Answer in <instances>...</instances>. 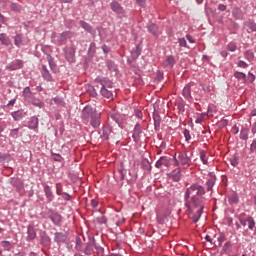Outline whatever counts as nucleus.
Wrapping results in <instances>:
<instances>
[{"instance_id": "nucleus-1", "label": "nucleus", "mask_w": 256, "mask_h": 256, "mask_svg": "<svg viewBox=\"0 0 256 256\" xmlns=\"http://www.w3.org/2000/svg\"><path fill=\"white\" fill-rule=\"evenodd\" d=\"M205 193V187L198 183H194L186 189L184 194V207H186L189 215L193 213V207L199 206L200 203H205L203 201V195H205Z\"/></svg>"}, {"instance_id": "nucleus-2", "label": "nucleus", "mask_w": 256, "mask_h": 256, "mask_svg": "<svg viewBox=\"0 0 256 256\" xmlns=\"http://www.w3.org/2000/svg\"><path fill=\"white\" fill-rule=\"evenodd\" d=\"M81 117L85 123H90L93 129L101 127V112L97 111V108L92 105H87L83 108Z\"/></svg>"}, {"instance_id": "nucleus-3", "label": "nucleus", "mask_w": 256, "mask_h": 256, "mask_svg": "<svg viewBox=\"0 0 256 256\" xmlns=\"http://www.w3.org/2000/svg\"><path fill=\"white\" fill-rule=\"evenodd\" d=\"M143 43L140 42L139 44H137L132 50H131V55L130 57L127 59V63H129V65H131L132 63H135V61H137V59H139L141 53H143V47H142Z\"/></svg>"}, {"instance_id": "nucleus-4", "label": "nucleus", "mask_w": 256, "mask_h": 256, "mask_svg": "<svg viewBox=\"0 0 256 256\" xmlns=\"http://www.w3.org/2000/svg\"><path fill=\"white\" fill-rule=\"evenodd\" d=\"M203 209H205V203H200L199 206H192L193 213L188 215H192L193 223H197L199 219H201V215H203Z\"/></svg>"}, {"instance_id": "nucleus-5", "label": "nucleus", "mask_w": 256, "mask_h": 256, "mask_svg": "<svg viewBox=\"0 0 256 256\" xmlns=\"http://www.w3.org/2000/svg\"><path fill=\"white\" fill-rule=\"evenodd\" d=\"M110 119H112V121H115L120 129H125V127H127V119L125 118V116L119 113L112 112L110 114Z\"/></svg>"}, {"instance_id": "nucleus-6", "label": "nucleus", "mask_w": 256, "mask_h": 256, "mask_svg": "<svg viewBox=\"0 0 256 256\" xmlns=\"http://www.w3.org/2000/svg\"><path fill=\"white\" fill-rule=\"evenodd\" d=\"M48 218L52 221L53 225L56 227H61V223L63 221V216L59 214L56 210L50 209L48 211Z\"/></svg>"}, {"instance_id": "nucleus-7", "label": "nucleus", "mask_w": 256, "mask_h": 256, "mask_svg": "<svg viewBox=\"0 0 256 256\" xmlns=\"http://www.w3.org/2000/svg\"><path fill=\"white\" fill-rule=\"evenodd\" d=\"M146 29L148 33H150V35H153L154 37H159L162 33L161 30L159 29V26L151 21L147 23Z\"/></svg>"}, {"instance_id": "nucleus-8", "label": "nucleus", "mask_w": 256, "mask_h": 256, "mask_svg": "<svg viewBox=\"0 0 256 256\" xmlns=\"http://www.w3.org/2000/svg\"><path fill=\"white\" fill-rule=\"evenodd\" d=\"M89 241L86 243L85 248L83 249L82 253L86 254L87 256L93 255L95 253V237H89Z\"/></svg>"}, {"instance_id": "nucleus-9", "label": "nucleus", "mask_w": 256, "mask_h": 256, "mask_svg": "<svg viewBox=\"0 0 256 256\" xmlns=\"http://www.w3.org/2000/svg\"><path fill=\"white\" fill-rule=\"evenodd\" d=\"M95 83L101 85V89H113V82L106 77H97Z\"/></svg>"}, {"instance_id": "nucleus-10", "label": "nucleus", "mask_w": 256, "mask_h": 256, "mask_svg": "<svg viewBox=\"0 0 256 256\" xmlns=\"http://www.w3.org/2000/svg\"><path fill=\"white\" fill-rule=\"evenodd\" d=\"M110 9L120 17H125V9H123V6L119 4L117 1H112L110 3Z\"/></svg>"}, {"instance_id": "nucleus-11", "label": "nucleus", "mask_w": 256, "mask_h": 256, "mask_svg": "<svg viewBox=\"0 0 256 256\" xmlns=\"http://www.w3.org/2000/svg\"><path fill=\"white\" fill-rule=\"evenodd\" d=\"M40 245L41 247H51V237H49L47 231L40 232Z\"/></svg>"}, {"instance_id": "nucleus-12", "label": "nucleus", "mask_w": 256, "mask_h": 256, "mask_svg": "<svg viewBox=\"0 0 256 256\" xmlns=\"http://www.w3.org/2000/svg\"><path fill=\"white\" fill-rule=\"evenodd\" d=\"M23 60L16 59L6 66L7 71H17V69H23Z\"/></svg>"}, {"instance_id": "nucleus-13", "label": "nucleus", "mask_w": 256, "mask_h": 256, "mask_svg": "<svg viewBox=\"0 0 256 256\" xmlns=\"http://www.w3.org/2000/svg\"><path fill=\"white\" fill-rule=\"evenodd\" d=\"M69 234L67 232H55L54 233V243H66Z\"/></svg>"}, {"instance_id": "nucleus-14", "label": "nucleus", "mask_w": 256, "mask_h": 256, "mask_svg": "<svg viewBox=\"0 0 256 256\" xmlns=\"http://www.w3.org/2000/svg\"><path fill=\"white\" fill-rule=\"evenodd\" d=\"M22 97L25 101V103H29L34 97L35 94L31 91V87L26 86L22 91Z\"/></svg>"}, {"instance_id": "nucleus-15", "label": "nucleus", "mask_w": 256, "mask_h": 256, "mask_svg": "<svg viewBox=\"0 0 256 256\" xmlns=\"http://www.w3.org/2000/svg\"><path fill=\"white\" fill-rule=\"evenodd\" d=\"M41 75L44 81H47L48 83H53V75H51V72H49V69L45 64L42 65Z\"/></svg>"}, {"instance_id": "nucleus-16", "label": "nucleus", "mask_w": 256, "mask_h": 256, "mask_svg": "<svg viewBox=\"0 0 256 256\" xmlns=\"http://www.w3.org/2000/svg\"><path fill=\"white\" fill-rule=\"evenodd\" d=\"M71 37H73V32L71 31H65L60 33L57 36L58 45H63V43H65L67 39H71Z\"/></svg>"}, {"instance_id": "nucleus-17", "label": "nucleus", "mask_w": 256, "mask_h": 256, "mask_svg": "<svg viewBox=\"0 0 256 256\" xmlns=\"http://www.w3.org/2000/svg\"><path fill=\"white\" fill-rule=\"evenodd\" d=\"M43 191L48 203H53L55 199V194H53V189H51V186L45 184Z\"/></svg>"}, {"instance_id": "nucleus-18", "label": "nucleus", "mask_w": 256, "mask_h": 256, "mask_svg": "<svg viewBox=\"0 0 256 256\" xmlns=\"http://www.w3.org/2000/svg\"><path fill=\"white\" fill-rule=\"evenodd\" d=\"M208 180L206 182L207 191H213V187L215 186V182L217 181V176L215 173L210 172L208 174Z\"/></svg>"}, {"instance_id": "nucleus-19", "label": "nucleus", "mask_w": 256, "mask_h": 256, "mask_svg": "<svg viewBox=\"0 0 256 256\" xmlns=\"http://www.w3.org/2000/svg\"><path fill=\"white\" fill-rule=\"evenodd\" d=\"M178 159L180 161V164L183 166L189 167L191 165V158L187 155L186 152H179Z\"/></svg>"}, {"instance_id": "nucleus-20", "label": "nucleus", "mask_w": 256, "mask_h": 256, "mask_svg": "<svg viewBox=\"0 0 256 256\" xmlns=\"http://www.w3.org/2000/svg\"><path fill=\"white\" fill-rule=\"evenodd\" d=\"M37 239V231H35V227L33 225L27 226V237L26 240L31 242Z\"/></svg>"}, {"instance_id": "nucleus-21", "label": "nucleus", "mask_w": 256, "mask_h": 256, "mask_svg": "<svg viewBox=\"0 0 256 256\" xmlns=\"http://www.w3.org/2000/svg\"><path fill=\"white\" fill-rule=\"evenodd\" d=\"M141 133H143V128H141V124L137 123L134 126L132 139L135 141V143H138L139 139H141Z\"/></svg>"}, {"instance_id": "nucleus-22", "label": "nucleus", "mask_w": 256, "mask_h": 256, "mask_svg": "<svg viewBox=\"0 0 256 256\" xmlns=\"http://www.w3.org/2000/svg\"><path fill=\"white\" fill-rule=\"evenodd\" d=\"M65 57L68 63H75V48L73 47L66 48Z\"/></svg>"}, {"instance_id": "nucleus-23", "label": "nucleus", "mask_w": 256, "mask_h": 256, "mask_svg": "<svg viewBox=\"0 0 256 256\" xmlns=\"http://www.w3.org/2000/svg\"><path fill=\"white\" fill-rule=\"evenodd\" d=\"M11 117H13L14 121H21V119H25L27 117V111L20 109L11 113Z\"/></svg>"}, {"instance_id": "nucleus-24", "label": "nucleus", "mask_w": 256, "mask_h": 256, "mask_svg": "<svg viewBox=\"0 0 256 256\" xmlns=\"http://www.w3.org/2000/svg\"><path fill=\"white\" fill-rule=\"evenodd\" d=\"M169 163H171V158L167 156H162L160 159L156 162L155 167L157 169H161V167H169Z\"/></svg>"}, {"instance_id": "nucleus-25", "label": "nucleus", "mask_w": 256, "mask_h": 256, "mask_svg": "<svg viewBox=\"0 0 256 256\" xmlns=\"http://www.w3.org/2000/svg\"><path fill=\"white\" fill-rule=\"evenodd\" d=\"M59 185H61V183H56V195L62 197L64 201H71L73 197L69 193L63 192V190L59 188Z\"/></svg>"}, {"instance_id": "nucleus-26", "label": "nucleus", "mask_w": 256, "mask_h": 256, "mask_svg": "<svg viewBox=\"0 0 256 256\" xmlns=\"http://www.w3.org/2000/svg\"><path fill=\"white\" fill-rule=\"evenodd\" d=\"M79 25L82 27V29L86 30L87 33H90V35H95V33H97L93 26L83 20L79 21Z\"/></svg>"}, {"instance_id": "nucleus-27", "label": "nucleus", "mask_w": 256, "mask_h": 256, "mask_svg": "<svg viewBox=\"0 0 256 256\" xmlns=\"http://www.w3.org/2000/svg\"><path fill=\"white\" fill-rule=\"evenodd\" d=\"M100 94L105 99L113 100V88H100Z\"/></svg>"}, {"instance_id": "nucleus-28", "label": "nucleus", "mask_w": 256, "mask_h": 256, "mask_svg": "<svg viewBox=\"0 0 256 256\" xmlns=\"http://www.w3.org/2000/svg\"><path fill=\"white\" fill-rule=\"evenodd\" d=\"M153 121H154V129H155V131H159V129L161 128V116L155 110L153 112Z\"/></svg>"}, {"instance_id": "nucleus-29", "label": "nucleus", "mask_w": 256, "mask_h": 256, "mask_svg": "<svg viewBox=\"0 0 256 256\" xmlns=\"http://www.w3.org/2000/svg\"><path fill=\"white\" fill-rule=\"evenodd\" d=\"M232 17H234L237 21H241L244 17L243 10L239 7L232 8Z\"/></svg>"}, {"instance_id": "nucleus-30", "label": "nucleus", "mask_w": 256, "mask_h": 256, "mask_svg": "<svg viewBox=\"0 0 256 256\" xmlns=\"http://www.w3.org/2000/svg\"><path fill=\"white\" fill-rule=\"evenodd\" d=\"M0 44L4 47L11 46V38L6 33H0Z\"/></svg>"}, {"instance_id": "nucleus-31", "label": "nucleus", "mask_w": 256, "mask_h": 256, "mask_svg": "<svg viewBox=\"0 0 256 256\" xmlns=\"http://www.w3.org/2000/svg\"><path fill=\"white\" fill-rule=\"evenodd\" d=\"M175 56L169 55L166 57V60L164 61V67H167L168 69H173L175 67Z\"/></svg>"}, {"instance_id": "nucleus-32", "label": "nucleus", "mask_w": 256, "mask_h": 256, "mask_svg": "<svg viewBox=\"0 0 256 256\" xmlns=\"http://www.w3.org/2000/svg\"><path fill=\"white\" fill-rule=\"evenodd\" d=\"M46 59L52 73H57V64L55 63V59L53 58V56H51V54H47Z\"/></svg>"}, {"instance_id": "nucleus-33", "label": "nucleus", "mask_w": 256, "mask_h": 256, "mask_svg": "<svg viewBox=\"0 0 256 256\" xmlns=\"http://www.w3.org/2000/svg\"><path fill=\"white\" fill-rule=\"evenodd\" d=\"M28 127L32 130L39 129V118L32 116L28 122Z\"/></svg>"}, {"instance_id": "nucleus-34", "label": "nucleus", "mask_w": 256, "mask_h": 256, "mask_svg": "<svg viewBox=\"0 0 256 256\" xmlns=\"http://www.w3.org/2000/svg\"><path fill=\"white\" fill-rule=\"evenodd\" d=\"M28 103L34 107H38L39 109H43V107H45V102L41 101L39 98H35V96Z\"/></svg>"}, {"instance_id": "nucleus-35", "label": "nucleus", "mask_w": 256, "mask_h": 256, "mask_svg": "<svg viewBox=\"0 0 256 256\" xmlns=\"http://www.w3.org/2000/svg\"><path fill=\"white\" fill-rule=\"evenodd\" d=\"M10 3V11H13L14 13H21L23 11V6H21L18 3L8 1Z\"/></svg>"}, {"instance_id": "nucleus-36", "label": "nucleus", "mask_w": 256, "mask_h": 256, "mask_svg": "<svg viewBox=\"0 0 256 256\" xmlns=\"http://www.w3.org/2000/svg\"><path fill=\"white\" fill-rule=\"evenodd\" d=\"M75 249L79 253H83V240L81 239V236L75 237Z\"/></svg>"}, {"instance_id": "nucleus-37", "label": "nucleus", "mask_w": 256, "mask_h": 256, "mask_svg": "<svg viewBox=\"0 0 256 256\" xmlns=\"http://www.w3.org/2000/svg\"><path fill=\"white\" fill-rule=\"evenodd\" d=\"M106 67L108 70H110L111 73H113V71L115 73H117L118 68H117V64H115V61L113 60H106Z\"/></svg>"}, {"instance_id": "nucleus-38", "label": "nucleus", "mask_w": 256, "mask_h": 256, "mask_svg": "<svg viewBox=\"0 0 256 256\" xmlns=\"http://www.w3.org/2000/svg\"><path fill=\"white\" fill-rule=\"evenodd\" d=\"M170 177L173 179V181L179 183V181H181V168H178L177 171L171 172Z\"/></svg>"}, {"instance_id": "nucleus-39", "label": "nucleus", "mask_w": 256, "mask_h": 256, "mask_svg": "<svg viewBox=\"0 0 256 256\" xmlns=\"http://www.w3.org/2000/svg\"><path fill=\"white\" fill-rule=\"evenodd\" d=\"M141 167H142V169H144V171L151 172V169H152L151 162H149V160L147 158L142 159Z\"/></svg>"}, {"instance_id": "nucleus-40", "label": "nucleus", "mask_w": 256, "mask_h": 256, "mask_svg": "<svg viewBox=\"0 0 256 256\" xmlns=\"http://www.w3.org/2000/svg\"><path fill=\"white\" fill-rule=\"evenodd\" d=\"M182 95H183V97H185L186 99H192V97H191V85L190 84H187L185 87H184V89H183V91H182Z\"/></svg>"}, {"instance_id": "nucleus-41", "label": "nucleus", "mask_w": 256, "mask_h": 256, "mask_svg": "<svg viewBox=\"0 0 256 256\" xmlns=\"http://www.w3.org/2000/svg\"><path fill=\"white\" fill-rule=\"evenodd\" d=\"M0 246L2 247V249H4V251H11V249L13 248V243L7 240H3L0 242Z\"/></svg>"}, {"instance_id": "nucleus-42", "label": "nucleus", "mask_w": 256, "mask_h": 256, "mask_svg": "<svg viewBox=\"0 0 256 256\" xmlns=\"http://www.w3.org/2000/svg\"><path fill=\"white\" fill-rule=\"evenodd\" d=\"M95 53H97V45L92 42L88 48V57H95Z\"/></svg>"}, {"instance_id": "nucleus-43", "label": "nucleus", "mask_w": 256, "mask_h": 256, "mask_svg": "<svg viewBox=\"0 0 256 256\" xmlns=\"http://www.w3.org/2000/svg\"><path fill=\"white\" fill-rule=\"evenodd\" d=\"M14 45L18 47V49L23 45V35L16 34L14 37Z\"/></svg>"}, {"instance_id": "nucleus-44", "label": "nucleus", "mask_w": 256, "mask_h": 256, "mask_svg": "<svg viewBox=\"0 0 256 256\" xmlns=\"http://www.w3.org/2000/svg\"><path fill=\"white\" fill-rule=\"evenodd\" d=\"M228 201L230 205H237L239 203V195L237 193H233L228 197Z\"/></svg>"}, {"instance_id": "nucleus-45", "label": "nucleus", "mask_w": 256, "mask_h": 256, "mask_svg": "<svg viewBox=\"0 0 256 256\" xmlns=\"http://www.w3.org/2000/svg\"><path fill=\"white\" fill-rule=\"evenodd\" d=\"M240 139L242 141H247L249 139V129L247 128H242L240 131Z\"/></svg>"}, {"instance_id": "nucleus-46", "label": "nucleus", "mask_w": 256, "mask_h": 256, "mask_svg": "<svg viewBox=\"0 0 256 256\" xmlns=\"http://www.w3.org/2000/svg\"><path fill=\"white\" fill-rule=\"evenodd\" d=\"M246 27H248V29H250V31H252V33H256V23H255V20L249 19L246 22Z\"/></svg>"}, {"instance_id": "nucleus-47", "label": "nucleus", "mask_w": 256, "mask_h": 256, "mask_svg": "<svg viewBox=\"0 0 256 256\" xmlns=\"http://www.w3.org/2000/svg\"><path fill=\"white\" fill-rule=\"evenodd\" d=\"M234 77L239 81H247V75L243 72H239V71L234 72Z\"/></svg>"}, {"instance_id": "nucleus-48", "label": "nucleus", "mask_w": 256, "mask_h": 256, "mask_svg": "<svg viewBox=\"0 0 256 256\" xmlns=\"http://www.w3.org/2000/svg\"><path fill=\"white\" fill-rule=\"evenodd\" d=\"M109 133H111V129L104 127L100 136L101 139H103V141H107L109 139Z\"/></svg>"}, {"instance_id": "nucleus-49", "label": "nucleus", "mask_w": 256, "mask_h": 256, "mask_svg": "<svg viewBox=\"0 0 256 256\" xmlns=\"http://www.w3.org/2000/svg\"><path fill=\"white\" fill-rule=\"evenodd\" d=\"M247 224H248V229H250V231H253V229H255V218H253V216H248Z\"/></svg>"}, {"instance_id": "nucleus-50", "label": "nucleus", "mask_w": 256, "mask_h": 256, "mask_svg": "<svg viewBox=\"0 0 256 256\" xmlns=\"http://www.w3.org/2000/svg\"><path fill=\"white\" fill-rule=\"evenodd\" d=\"M200 160L202 161L203 165H207L209 163L207 152H205V150H200Z\"/></svg>"}, {"instance_id": "nucleus-51", "label": "nucleus", "mask_w": 256, "mask_h": 256, "mask_svg": "<svg viewBox=\"0 0 256 256\" xmlns=\"http://www.w3.org/2000/svg\"><path fill=\"white\" fill-rule=\"evenodd\" d=\"M230 165H232V167H237L239 165V156H237V154L230 158Z\"/></svg>"}, {"instance_id": "nucleus-52", "label": "nucleus", "mask_w": 256, "mask_h": 256, "mask_svg": "<svg viewBox=\"0 0 256 256\" xmlns=\"http://www.w3.org/2000/svg\"><path fill=\"white\" fill-rule=\"evenodd\" d=\"M227 51H231L232 53H234V51H237V43L235 42H230L227 44L226 46Z\"/></svg>"}, {"instance_id": "nucleus-53", "label": "nucleus", "mask_w": 256, "mask_h": 256, "mask_svg": "<svg viewBox=\"0 0 256 256\" xmlns=\"http://www.w3.org/2000/svg\"><path fill=\"white\" fill-rule=\"evenodd\" d=\"M54 103L56 105H59L60 107H65V100H63V98H61V96H56L54 98Z\"/></svg>"}, {"instance_id": "nucleus-54", "label": "nucleus", "mask_w": 256, "mask_h": 256, "mask_svg": "<svg viewBox=\"0 0 256 256\" xmlns=\"http://www.w3.org/2000/svg\"><path fill=\"white\" fill-rule=\"evenodd\" d=\"M9 137L12 139H18L19 138V128L11 129Z\"/></svg>"}, {"instance_id": "nucleus-55", "label": "nucleus", "mask_w": 256, "mask_h": 256, "mask_svg": "<svg viewBox=\"0 0 256 256\" xmlns=\"http://www.w3.org/2000/svg\"><path fill=\"white\" fill-rule=\"evenodd\" d=\"M245 58L247 59V61H253V59H255V53H253V51L251 50H247L245 52Z\"/></svg>"}, {"instance_id": "nucleus-56", "label": "nucleus", "mask_w": 256, "mask_h": 256, "mask_svg": "<svg viewBox=\"0 0 256 256\" xmlns=\"http://www.w3.org/2000/svg\"><path fill=\"white\" fill-rule=\"evenodd\" d=\"M51 155H52L53 161H57L58 163H61V161H63V157L61 156V154L51 152Z\"/></svg>"}, {"instance_id": "nucleus-57", "label": "nucleus", "mask_w": 256, "mask_h": 256, "mask_svg": "<svg viewBox=\"0 0 256 256\" xmlns=\"http://www.w3.org/2000/svg\"><path fill=\"white\" fill-rule=\"evenodd\" d=\"M94 249L98 254L105 253V248L98 245L97 242L95 241V238H94Z\"/></svg>"}, {"instance_id": "nucleus-58", "label": "nucleus", "mask_w": 256, "mask_h": 256, "mask_svg": "<svg viewBox=\"0 0 256 256\" xmlns=\"http://www.w3.org/2000/svg\"><path fill=\"white\" fill-rule=\"evenodd\" d=\"M183 135H184V137H185V141H186L187 143H189V141H191V132H189V130L185 129V130L183 131Z\"/></svg>"}, {"instance_id": "nucleus-59", "label": "nucleus", "mask_w": 256, "mask_h": 256, "mask_svg": "<svg viewBox=\"0 0 256 256\" xmlns=\"http://www.w3.org/2000/svg\"><path fill=\"white\" fill-rule=\"evenodd\" d=\"M223 241H225V234L221 233L218 237V244H216V247H221Z\"/></svg>"}, {"instance_id": "nucleus-60", "label": "nucleus", "mask_w": 256, "mask_h": 256, "mask_svg": "<svg viewBox=\"0 0 256 256\" xmlns=\"http://www.w3.org/2000/svg\"><path fill=\"white\" fill-rule=\"evenodd\" d=\"M97 221L100 225H104L105 223H107V217L102 214L100 217L97 218Z\"/></svg>"}, {"instance_id": "nucleus-61", "label": "nucleus", "mask_w": 256, "mask_h": 256, "mask_svg": "<svg viewBox=\"0 0 256 256\" xmlns=\"http://www.w3.org/2000/svg\"><path fill=\"white\" fill-rule=\"evenodd\" d=\"M176 107H177L179 113H185V105L183 103L178 102L176 104Z\"/></svg>"}, {"instance_id": "nucleus-62", "label": "nucleus", "mask_w": 256, "mask_h": 256, "mask_svg": "<svg viewBox=\"0 0 256 256\" xmlns=\"http://www.w3.org/2000/svg\"><path fill=\"white\" fill-rule=\"evenodd\" d=\"M11 184L13 185V187H17V189H21V187H23V184L16 179L12 180Z\"/></svg>"}, {"instance_id": "nucleus-63", "label": "nucleus", "mask_w": 256, "mask_h": 256, "mask_svg": "<svg viewBox=\"0 0 256 256\" xmlns=\"http://www.w3.org/2000/svg\"><path fill=\"white\" fill-rule=\"evenodd\" d=\"M178 43L180 47H187L189 48V46H187V40H185V38H179L178 39Z\"/></svg>"}, {"instance_id": "nucleus-64", "label": "nucleus", "mask_w": 256, "mask_h": 256, "mask_svg": "<svg viewBox=\"0 0 256 256\" xmlns=\"http://www.w3.org/2000/svg\"><path fill=\"white\" fill-rule=\"evenodd\" d=\"M223 251H224L225 253H227V251H231V242H230V241H228V242H226V243L224 244V246H223Z\"/></svg>"}]
</instances>
